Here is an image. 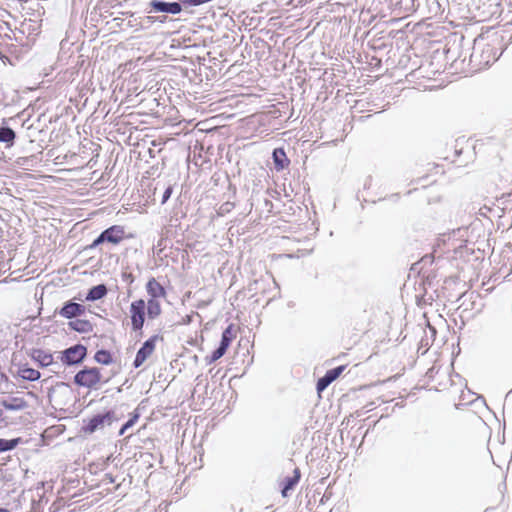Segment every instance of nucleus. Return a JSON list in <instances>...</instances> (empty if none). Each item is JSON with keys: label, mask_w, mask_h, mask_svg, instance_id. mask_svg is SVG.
I'll list each match as a JSON object with an SVG mask.
<instances>
[{"label": "nucleus", "mask_w": 512, "mask_h": 512, "mask_svg": "<svg viewBox=\"0 0 512 512\" xmlns=\"http://www.w3.org/2000/svg\"><path fill=\"white\" fill-rule=\"evenodd\" d=\"M157 340L158 336H153L144 342L143 346L138 350L134 360V366L136 368L140 367L151 356L155 350Z\"/></svg>", "instance_id": "nucleus-6"}, {"label": "nucleus", "mask_w": 512, "mask_h": 512, "mask_svg": "<svg viewBox=\"0 0 512 512\" xmlns=\"http://www.w3.org/2000/svg\"><path fill=\"white\" fill-rule=\"evenodd\" d=\"M151 10L149 12H162L168 14H179L182 7L178 2H164L161 0H152L150 2Z\"/></svg>", "instance_id": "nucleus-7"}, {"label": "nucleus", "mask_w": 512, "mask_h": 512, "mask_svg": "<svg viewBox=\"0 0 512 512\" xmlns=\"http://www.w3.org/2000/svg\"><path fill=\"white\" fill-rule=\"evenodd\" d=\"M161 305L158 299H149L147 302V314L150 319H155L161 314Z\"/></svg>", "instance_id": "nucleus-17"}, {"label": "nucleus", "mask_w": 512, "mask_h": 512, "mask_svg": "<svg viewBox=\"0 0 512 512\" xmlns=\"http://www.w3.org/2000/svg\"><path fill=\"white\" fill-rule=\"evenodd\" d=\"M85 310V307L81 304L75 302H68L61 308L59 314L64 318L72 319L77 316L83 315L85 313Z\"/></svg>", "instance_id": "nucleus-9"}, {"label": "nucleus", "mask_w": 512, "mask_h": 512, "mask_svg": "<svg viewBox=\"0 0 512 512\" xmlns=\"http://www.w3.org/2000/svg\"><path fill=\"white\" fill-rule=\"evenodd\" d=\"M15 138V132L9 127L0 128V142L12 143Z\"/></svg>", "instance_id": "nucleus-20"}, {"label": "nucleus", "mask_w": 512, "mask_h": 512, "mask_svg": "<svg viewBox=\"0 0 512 512\" xmlns=\"http://www.w3.org/2000/svg\"><path fill=\"white\" fill-rule=\"evenodd\" d=\"M3 407L7 410L17 411L26 407V402L22 398H12L11 400H3Z\"/></svg>", "instance_id": "nucleus-16"}, {"label": "nucleus", "mask_w": 512, "mask_h": 512, "mask_svg": "<svg viewBox=\"0 0 512 512\" xmlns=\"http://www.w3.org/2000/svg\"><path fill=\"white\" fill-rule=\"evenodd\" d=\"M19 441V438L11 440L0 439V452H5L14 449L18 445Z\"/></svg>", "instance_id": "nucleus-22"}, {"label": "nucleus", "mask_w": 512, "mask_h": 512, "mask_svg": "<svg viewBox=\"0 0 512 512\" xmlns=\"http://www.w3.org/2000/svg\"><path fill=\"white\" fill-rule=\"evenodd\" d=\"M2 416H3V411H2V409L0 408V421L2 420Z\"/></svg>", "instance_id": "nucleus-29"}, {"label": "nucleus", "mask_w": 512, "mask_h": 512, "mask_svg": "<svg viewBox=\"0 0 512 512\" xmlns=\"http://www.w3.org/2000/svg\"><path fill=\"white\" fill-rule=\"evenodd\" d=\"M234 338L232 325H229L222 333L219 347L226 352Z\"/></svg>", "instance_id": "nucleus-18"}, {"label": "nucleus", "mask_w": 512, "mask_h": 512, "mask_svg": "<svg viewBox=\"0 0 512 512\" xmlns=\"http://www.w3.org/2000/svg\"><path fill=\"white\" fill-rule=\"evenodd\" d=\"M115 419L114 413L108 411L104 414H98L88 420L87 424L83 427L86 433H94L95 431L110 425Z\"/></svg>", "instance_id": "nucleus-4"}, {"label": "nucleus", "mask_w": 512, "mask_h": 512, "mask_svg": "<svg viewBox=\"0 0 512 512\" xmlns=\"http://www.w3.org/2000/svg\"><path fill=\"white\" fill-rule=\"evenodd\" d=\"M299 479H300V471H299V469L296 468L294 470V476L288 477L286 479L285 486H284V488L282 490L283 496L287 495V492L289 490H291L298 483Z\"/></svg>", "instance_id": "nucleus-19"}, {"label": "nucleus", "mask_w": 512, "mask_h": 512, "mask_svg": "<svg viewBox=\"0 0 512 512\" xmlns=\"http://www.w3.org/2000/svg\"><path fill=\"white\" fill-rule=\"evenodd\" d=\"M492 50L493 49L490 46H487L486 49L482 51V53L487 54V56L484 57L483 61H480V64H484L487 66L496 61L497 58L495 57L494 54H492Z\"/></svg>", "instance_id": "nucleus-23"}, {"label": "nucleus", "mask_w": 512, "mask_h": 512, "mask_svg": "<svg viewBox=\"0 0 512 512\" xmlns=\"http://www.w3.org/2000/svg\"><path fill=\"white\" fill-rule=\"evenodd\" d=\"M86 356V348L83 345H75L62 352L61 360L68 365L80 363Z\"/></svg>", "instance_id": "nucleus-5"}, {"label": "nucleus", "mask_w": 512, "mask_h": 512, "mask_svg": "<svg viewBox=\"0 0 512 512\" xmlns=\"http://www.w3.org/2000/svg\"><path fill=\"white\" fill-rule=\"evenodd\" d=\"M30 356L35 362L39 363V365L42 367H47L53 363L52 354L43 349H32Z\"/></svg>", "instance_id": "nucleus-10"}, {"label": "nucleus", "mask_w": 512, "mask_h": 512, "mask_svg": "<svg viewBox=\"0 0 512 512\" xmlns=\"http://www.w3.org/2000/svg\"><path fill=\"white\" fill-rule=\"evenodd\" d=\"M137 418H138V416L136 415V416H134L133 418H131L130 420H128V421H127V422L122 426V428L120 429V431H119V435H121V436H122V435H124V434H125V432H126V430H127V429H129L130 427H132V426L135 424V422H136Z\"/></svg>", "instance_id": "nucleus-24"}, {"label": "nucleus", "mask_w": 512, "mask_h": 512, "mask_svg": "<svg viewBox=\"0 0 512 512\" xmlns=\"http://www.w3.org/2000/svg\"><path fill=\"white\" fill-rule=\"evenodd\" d=\"M0 512H9V510L5 508H0Z\"/></svg>", "instance_id": "nucleus-28"}, {"label": "nucleus", "mask_w": 512, "mask_h": 512, "mask_svg": "<svg viewBox=\"0 0 512 512\" xmlns=\"http://www.w3.org/2000/svg\"><path fill=\"white\" fill-rule=\"evenodd\" d=\"M108 380V378L103 380L100 370L97 368L83 369L74 377V381L77 385L86 388H94L99 382L103 381L106 383Z\"/></svg>", "instance_id": "nucleus-1"}, {"label": "nucleus", "mask_w": 512, "mask_h": 512, "mask_svg": "<svg viewBox=\"0 0 512 512\" xmlns=\"http://www.w3.org/2000/svg\"><path fill=\"white\" fill-rule=\"evenodd\" d=\"M472 58H477V50L475 49L474 52L472 53Z\"/></svg>", "instance_id": "nucleus-27"}, {"label": "nucleus", "mask_w": 512, "mask_h": 512, "mask_svg": "<svg viewBox=\"0 0 512 512\" xmlns=\"http://www.w3.org/2000/svg\"><path fill=\"white\" fill-rule=\"evenodd\" d=\"M18 376L23 380L36 381L40 378V372L29 367H21L18 370Z\"/></svg>", "instance_id": "nucleus-15"}, {"label": "nucleus", "mask_w": 512, "mask_h": 512, "mask_svg": "<svg viewBox=\"0 0 512 512\" xmlns=\"http://www.w3.org/2000/svg\"><path fill=\"white\" fill-rule=\"evenodd\" d=\"M69 327L80 333H87L92 330V325L88 320L76 319L69 322Z\"/></svg>", "instance_id": "nucleus-14"}, {"label": "nucleus", "mask_w": 512, "mask_h": 512, "mask_svg": "<svg viewBox=\"0 0 512 512\" xmlns=\"http://www.w3.org/2000/svg\"><path fill=\"white\" fill-rule=\"evenodd\" d=\"M171 194H172V187H170V186H169V187L165 190V192H164V194H163V197H162V204H164V203H165V202L170 198Z\"/></svg>", "instance_id": "nucleus-26"}, {"label": "nucleus", "mask_w": 512, "mask_h": 512, "mask_svg": "<svg viewBox=\"0 0 512 512\" xmlns=\"http://www.w3.org/2000/svg\"><path fill=\"white\" fill-rule=\"evenodd\" d=\"M345 366H338L334 369L328 370L326 374L317 382V390L321 392L325 390L334 380H336L344 371Z\"/></svg>", "instance_id": "nucleus-8"}, {"label": "nucleus", "mask_w": 512, "mask_h": 512, "mask_svg": "<svg viewBox=\"0 0 512 512\" xmlns=\"http://www.w3.org/2000/svg\"><path fill=\"white\" fill-rule=\"evenodd\" d=\"M124 238V230L121 226H112L103 231L98 238L94 240L91 247H96L103 242L118 244Z\"/></svg>", "instance_id": "nucleus-3"}, {"label": "nucleus", "mask_w": 512, "mask_h": 512, "mask_svg": "<svg viewBox=\"0 0 512 512\" xmlns=\"http://www.w3.org/2000/svg\"><path fill=\"white\" fill-rule=\"evenodd\" d=\"M95 360L98 363L108 365L112 362V356L111 354L106 350H99L95 354Z\"/></svg>", "instance_id": "nucleus-21"}, {"label": "nucleus", "mask_w": 512, "mask_h": 512, "mask_svg": "<svg viewBox=\"0 0 512 512\" xmlns=\"http://www.w3.org/2000/svg\"><path fill=\"white\" fill-rule=\"evenodd\" d=\"M145 301L142 299L133 301L130 305V317L132 328L135 331L141 330L145 320Z\"/></svg>", "instance_id": "nucleus-2"}, {"label": "nucleus", "mask_w": 512, "mask_h": 512, "mask_svg": "<svg viewBox=\"0 0 512 512\" xmlns=\"http://www.w3.org/2000/svg\"><path fill=\"white\" fill-rule=\"evenodd\" d=\"M147 293L150 295V299H158L160 297H164L166 292L164 287L156 281V279L151 278L146 284Z\"/></svg>", "instance_id": "nucleus-11"}, {"label": "nucleus", "mask_w": 512, "mask_h": 512, "mask_svg": "<svg viewBox=\"0 0 512 512\" xmlns=\"http://www.w3.org/2000/svg\"><path fill=\"white\" fill-rule=\"evenodd\" d=\"M272 156L277 170L284 169L289 163L286 153L282 148L275 149Z\"/></svg>", "instance_id": "nucleus-12"}, {"label": "nucleus", "mask_w": 512, "mask_h": 512, "mask_svg": "<svg viewBox=\"0 0 512 512\" xmlns=\"http://www.w3.org/2000/svg\"><path fill=\"white\" fill-rule=\"evenodd\" d=\"M107 294V288L104 284H99L97 286L92 287L87 296V301H96L102 299Z\"/></svg>", "instance_id": "nucleus-13"}, {"label": "nucleus", "mask_w": 512, "mask_h": 512, "mask_svg": "<svg viewBox=\"0 0 512 512\" xmlns=\"http://www.w3.org/2000/svg\"><path fill=\"white\" fill-rule=\"evenodd\" d=\"M225 354V351L222 350L220 347H218L212 354H211V357H210V362H215L217 361L218 359H220L223 355Z\"/></svg>", "instance_id": "nucleus-25"}]
</instances>
